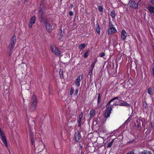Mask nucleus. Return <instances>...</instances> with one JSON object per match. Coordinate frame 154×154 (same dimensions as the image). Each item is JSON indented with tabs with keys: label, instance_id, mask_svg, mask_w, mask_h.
<instances>
[{
	"label": "nucleus",
	"instance_id": "f257e3e1",
	"mask_svg": "<svg viewBox=\"0 0 154 154\" xmlns=\"http://www.w3.org/2000/svg\"><path fill=\"white\" fill-rule=\"evenodd\" d=\"M113 107V104H107L106 106V109L104 114V116L105 118L107 119L109 117Z\"/></svg>",
	"mask_w": 154,
	"mask_h": 154
},
{
	"label": "nucleus",
	"instance_id": "f03ea898",
	"mask_svg": "<svg viewBox=\"0 0 154 154\" xmlns=\"http://www.w3.org/2000/svg\"><path fill=\"white\" fill-rule=\"evenodd\" d=\"M37 101L36 96L33 95L32 97V100L31 105L30 106V109L32 111H34L37 106Z\"/></svg>",
	"mask_w": 154,
	"mask_h": 154
},
{
	"label": "nucleus",
	"instance_id": "7ed1b4c3",
	"mask_svg": "<svg viewBox=\"0 0 154 154\" xmlns=\"http://www.w3.org/2000/svg\"><path fill=\"white\" fill-rule=\"evenodd\" d=\"M50 48L51 50L57 55L60 56L61 55V53L60 51L55 46H51Z\"/></svg>",
	"mask_w": 154,
	"mask_h": 154
},
{
	"label": "nucleus",
	"instance_id": "20e7f679",
	"mask_svg": "<svg viewBox=\"0 0 154 154\" xmlns=\"http://www.w3.org/2000/svg\"><path fill=\"white\" fill-rule=\"evenodd\" d=\"M44 9H40L38 13L39 19L40 22H42L44 20Z\"/></svg>",
	"mask_w": 154,
	"mask_h": 154
},
{
	"label": "nucleus",
	"instance_id": "39448f33",
	"mask_svg": "<svg viewBox=\"0 0 154 154\" xmlns=\"http://www.w3.org/2000/svg\"><path fill=\"white\" fill-rule=\"evenodd\" d=\"M36 19V17L35 16H33L30 18L28 24V26L29 28H32V25L35 22Z\"/></svg>",
	"mask_w": 154,
	"mask_h": 154
},
{
	"label": "nucleus",
	"instance_id": "423d86ee",
	"mask_svg": "<svg viewBox=\"0 0 154 154\" xmlns=\"http://www.w3.org/2000/svg\"><path fill=\"white\" fill-rule=\"evenodd\" d=\"M44 24L46 30L49 32H51L52 30V28L51 24L48 22L45 21Z\"/></svg>",
	"mask_w": 154,
	"mask_h": 154
},
{
	"label": "nucleus",
	"instance_id": "0eeeda50",
	"mask_svg": "<svg viewBox=\"0 0 154 154\" xmlns=\"http://www.w3.org/2000/svg\"><path fill=\"white\" fill-rule=\"evenodd\" d=\"M129 5L130 6L134 9L137 8L138 6V3H135V1H130Z\"/></svg>",
	"mask_w": 154,
	"mask_h": 154
},
{
	"label": "nucleus",
	"instance_id": "6e6552de",
	"mask_svg": "<svg viewBox=\"0 0 154 154\" xmlns=\"http://www.w3.org/2000/svg\"><path fill=\"white\" fill-rule=\"evenodd\" d=\"M83 116V112H81L79 116L78 119V122L79 124L78 126L80 127L81 124L83 122V119H82Z\"/></svg>",
	"mask_w": 154,
	"mask_h": 154
},
{
	"label": "nucleus",
	"instance_id": "1a4fd4ad",
	"mask_svg": "<svg viewBox=\"0 0 154 154\" xmlns=\"http://www.w3.org/2000/svg\"><path fill=\"white\" fill-rule=\"evenodd\" d=\"M82 79V77L80 75H79L76 79L75 81V84L76 86L78 87L80 86L81 80Z\"/></svg>",
	"mask_w": 154,
	"mask_h": 154
},
{
	"label": "nucleus",
	"instance_id": "9d476101",
	"mask_svg": "<svg viewBox=\"0 0 154 154\" xmlns=\"http://www.w3.org/2000/svg\"><path fill=\"white\" fill-rule=\"evenodd\" d=\"M117 30L114 27L111 28H109L108 30L107 33L108 35H111L112 33L116 32Z\"/></svg>",
	"mask_w": 154,
	"mask_h": 154
},
{
	"label": "nucleus",
	"instance_id": "9b49d317",
	"mask_svg": "<svg viewBox=\"0 0 154 154\" xmlns=\"http://www.w3.org/2000/svg\"><path fill=\"white\" fill-rule=\"evenodd\" d=\"M127 36V34L124 30H122L121 32V38L122 39L125 40Z\"/></svg>",
	"mask_w": 154,
	"mask_h": 154
},
{
	"label": "nucleus",
	"instance_id": "f8f14e48",
	"mask_svg": "<svg viewBox=\"0 0 154 154\" xmlns=\"http://www.w3.org/2000/svg\"><path fill=\"white\" fill-rule=\"evenodd\" d=\"M147 8L150 13L154 15V6L149 5Z\"/></svg>",
	"mask_w": 154,
	"mask_h": 154
},
{
	"label": "nucleus",
	"instance_id": "ddd939ff",
	"mask_svg": "<svg viewBox=\"0 0 154 154\" xmlns=\"http://www.w3.org/2000/svg\"><path fill=\"white\" fill-rule=\"evenodd\" d=\"M75 140L76 142L78 141L81 138V135L79 132L76 133L75 135Z\"/></svg>",
	"mask_w": 154,
	"mask_h": 154
},
{
	"label": "nucleus",
	"instance_id": "4468645a",
	"mask_svg": "<svg viewBox=\"0 0 154 154\" xmlns=\"http://www.w3.org/2000/svg\"><path fill=\"white\" fill-rule=\"evenodd\" d=\"M3 143L5 144V146L7 148L8 147V145L7 141L5 136H2L1 137Z\"/></svg>",
	"mask_w": 154,
	"mask_h": 154
},
{
	"label": "nucleus",
	"instance_id": "2eb2a0df",
	"mask_svg": "<svg viewBox=\"0 0 154 154\" xmlns=\"http://www.w3.org/2000/svg\"><path fill=\"white\" fill-rule=\"evenodd\" d=\"M14 45L10 43V44L8 48V49L9 50L10 53H11L12 52V51L14 48Z\"/></svg>",
	"mask_w": 154,
	"mask_h": 154
},
{
	"label": "nucleus",
	"instance_id": "dca6fc26",
	"mask_svg": "<svg viewBox=\"0 0 154 154\" xmlns=\"http://www.w3.org/2000/svg\"><path fill=\"white\" fill-rule=\"evenodd\" d=\"M119 105L121 106H125L127 107H129L130 106V105L129 104L123 101H122V102H119Z\"/></svg>",
	"mask_w": 154,
	"mask_h": 154
},
{
	"label": "nucleus",
	"instance_id": "f3484780",
	"mask_svg": "<svg viewBox=\"0 0 154 154\" xmlns=\"http://www.w3.org/2000/svg\"><path fill=\"white\" fill-rule=\"evenodd\" d=\"M16 42V36L15 35H14L12 38L10 44L15 45Z\"/></svg>",
	"mask_w": 154,
	"mask_h": 154
},
{
	"label": "nucleus",
	"instance_id": "a211bd4d",
	"mask_svg": "<svg viewBox=\"0 0 154 154\" xmlns=\"http://www.w3.org/2000/svg\"><path fill=\"white\" fill-rule=\"evenodd\" d=\"M90 117H93L95 116V111L94 109H91L90 110L89 113Z\"/></svg>",
	"mask_w": 154,
	"mask_h": 154
},
{
	"label": "nucleus",
	"instance_id": "6ab92c4d",
	"mask_svg": "<svg viewBox=\"0 0 154 154\" xmlns=\"http://www.w3.org/2000/svg\"><path fill=\"white\" fill-rule=\"evenodd\" d=\"M97 60H94L93 61V62L91 64V67H90V69L93 70V68L94 67L95 64Z\"/></svg>",
	"mask_w": 154,
	"mask_h": 154
},
{
	"label": "nucleus",
	"instance_id": "aec40b11",
	"mask_svg": "<svg viewBox=\"0 0 154 154\" xmlns=\"http://www.w3.org/2000/svg\"><path fill=\"white\" fill-rule=\"evenodd\" d=\"M86 46V45L85 44H81L79 45V48L81 50L85 48Z\"/></svg>",
	"mask_w": 154,
	"mask_h": 154
},
{
	"label": "nucleus",
	"instance_id": "412c9836",
	"mask_svg": "<svg viewBox=\"0 0 154 154\" xmlns=\"http://www.w3.org/2000/svg\"><path fill=\"white\" fill-rule=\"evenodd\" d=\"M100 28L99 25H98L96 27V31L99 35L100 34Z\"/></svg>",
	"mask_w": 154,
	"mask_h": 154
},
{
	"label": "nucleus",
	"instance_id": "4be33fe9",
	"mask_svg": "<svg viewBox=\"0 0 154 154\" xmlns=\"http://www.w3.org/2000/svg\"><path fill=\"white\" fill-rule=\"evenodd\" d=\"M152 88H151V87H150V88H149L148 89V91H147L148 94L150 95H152Z\"/></svg>",
	"mask_w": 154,
	"mask_h": 154
},
{
	"label": "nucleus",
	"instance_id": "5701e85b",
	"mask_svg": "<svg viewBox=\"0 0 154 154\" xmlns=\"http://www.w3.org/2000/svg\"><path fill=\"white\" fill-rule=\"evenodd\" d=\"M28 123L29 126L33 125L34 124V122L33 120H31V121L30 120L28 121Z\"/></svg>",
	"mask_w": 154,
	"mask_h": 154
},
{
	"label": "nucleus",
	"instance_id": "b1692460",
	"mask_svg": "<svg viewBox=\"0 0 154 154\" xmlns=\"http://www.w3.org/2000/svg\"><path fill=\"white\" fill-rule=\"evenodd\" d=\"M119 98L118 97H116L112 99L108 103H107L109 104H110V103L114 100L117 99Z\"/></svg>",
	"mask_w": 154,
	"mask_h": 154
},
{
	"label": "nucleus",
	"instance_id": "393cba45",
	"mask_svg": "<svg viewBox=\"0 0 154 154\" xmlns=\"http://www.w3.org/2000/svg\"><path fill=\"white\" fill-rule=\"evenodd\" d=\"M110 15L111 17L113 18L115 17L116 15L115 14V11H112L111 12Z\"/></svg>",
	"mask_w": 154,
	"mask_h": 154
},
{
	"label": "nucleus",
	"instance_id": "a878e982",
	"mask_svg": "<svg viewBox=\"0 0 154 154\" xmlns=\"http://www.w3.org/2000/svg\"><path fill=\"white\" fill-rule=\"evenodd\" d=\"M59 74L60 78H63V71L62 70L60 69L59 71Z\"/></svg>",
	"mask_w": 154,
	"mask_h": 154
},
{
	"label": "nucleus",
	"instance_id": "bb28decb",
	"mask_svg": "<svg viewBox=\"0 0 154 154\" xmlns=\"http://www.w3.org/2000/svg\"><path fill=\"white\" fill-rule=\"evenodd\" d=\"M74 91V88L73 87H71L70 91V94L72 95Z\"/></svg>",
	"mask_w": 154,
	"mask_h": 154
},
{
	"label": "nucleus",
	"instance_id": "cd10ccee",
	"mask_svg": "<svg viewBox=\"0 0 154 154\" xmlns=\"http://www.w3.org/2000/svg\"><path fill=\"white\" fill-rule=\"evenodd\" d=\"M98 9L99 11L101 12H102L103 11V8L102 6H99Z\"/></svg>",
	"mask_w": 154,
	"mask_h": 154
},
{
	"label": "nucleus",
	"instance_id": "c85d7f7f",
	"mask_svg": "<svg viewBox=\"0 0 154 154\" xmlns=\"http://www.w3.org/2000/svg\"><path fill=\"white\" fill-rule=\"evenodd\" d=\"M100 94H98V101L97 103H100L101 100H100Z\"/></svg>",
	"mask_w": 154,
	"mask_h": 154
},
{
	"label": "nucleus",
	"instance_id": "c756f323",
	"mask_svg": "<svg viewBox=\"0 0 154 154\" xmlns=\"http://www.w3.org/2000/svg\"><path fill=\"white\" fill-rule=\"evenodd\" d=\"M88 51H86L84 55V57L85 58H87L88 57Z\"/></svg>",
	"mask_w": 154,
	"mask_h": 154
},
{
	"label": "nucleus",
	"instance_id": "7c9ffc66",
	"mask_svg": "<svg viewBox=\"0 0 154 154\" xmlns=\"http://www.w3.org/2000/svg\"><path fill=\"white\" fill-rule=\"evenodd\" d=\"M141 154H151V153L149 151H144L141 153Z\"/></svg>",
	"mask_w": 154,
	"mask_h": 154
},
{
	"label": "nucleus",
	"instance_id": "2f4dec72",
	"mask_svg": "<svg viewBox=\"0 0 154 154\" xmlns=\"http://www.w3.org/2000/svg\"><path fill=\"white\" fill-rule=\"evenodd\" d=\"M0 135H1V137L5 135L4 134L2 131L1 128H0Z\"/></svg>",
	"mask_w": 154,
	"mask_h": 154
},
{
	"label": "nucleus",
	"instance_id": "473e14b6",
	"mask_svg": "<svg viewBox=\"0 0 154 154\" xmlns=\"http://www.w3.org/2000/svg\"><path fill=\"white\" fill-rule=\"evenodd\" d=\"M113 141L112 140V141H111V142L108 143V147H111L112 146V144L113 143Z\"/></svg>",
	"mask_w": 154,
	"mask_h": 154
},
{
	"label": "nucleus",
	"instance_id": "72a5a7b5",
	"mask_svg": "<svg viewBox=\"0 0 154 154\" xmlns=\"http://www.w3.org/2000/svg\"><path fill=\"white\" fill-rule=\"evenodd\" d=\"M78 93V89H76L75 91V92L74 94V95L75 96H77Z\"/></svg>",
	"mask_w": 154,
	"mask_h": 154
},
{
	"label": "nucleus",
	"instance_id": "f704fd0d",
	"mask_svg": "<svg viewBox=\"0 0 154 154\" xmlns=\"http://www.w3.org/2000/svg\"><path fill=\"white\" fill-rule=\"evenodd\" d=\"M109 28H113V27H114L113 24H112V23H111L110 22H109Z\"/></svg>",
	"mask_w": 154,
	"mask_h": 154
},
{
	"label": "nucleus",
	"instance_id": "c9c22d12",
	"mask_svg": "<svg viewBox=\"0 0 154 154\" xmlns=\"http://www.w3.org/2000/svg\"><path fill=\"white\" fill-rule=\"evenodd\" d=\"M93 70L92 69H90L89 72L88 73V75H89L90 76H91L92 74Z\"/></svg>",
	"mask_w": 154,
	"mask_h": 154
},
{
	"label": "nucleus",
	"instance_id": "e433bc0d",
	"mask_svg": "<svg viewBox=\"0 0 154 154\" xmlns=\"http://www.w3.org/2000/svg\"><path fill=\"white\" fill-rule=\"evenodd\" d=\"M106 120H107V119H106V118H105V119H103L102 121V123H103V124H104V123L106 122Z\"/></svg>",
	"mask_w": 154,
	"mask_h": 154
},
{
	"label": "nucleus",
	"instance_id": "4c0bfd02",
	"mask_svg": "<svg viewBox=\"0 0 154 154\" xmlns=\"http://www.w3.org/2000/svg\"><path fill=\"white\" fill-rule=\"evenodd\" d=\"M105 55V54L103 53H101L100 55V56L101 57H103Z\"/></svg>",
	"mask_w": 154,
	"mask_h": 154
},
{
	"label": "nucleus",
	"instance_id": "58836bf2",
	"mask_svg": "<svg viewBox=\"0 0 154 154\" xmlns=\"http://www.w3.org/2000/svg\"><path fill=\"white\" fill-rule=\"evenodd\" d=\"M126 154H134V153L133 151H130L128 152Z\"/></svg>",
	"mask_w": 154,
	"mask_h": 154
},
{
	"label": "nucleus",
	"instance_id": "ea45409f",
	"mask_svg": "<svg viewBox=\"0 0 154 154\" xmlns=\"http://www.w3.org/2000/svg\"><path fill=\"white\" fill-rule=\"evenodd\" d=\"M111 104H113L114 105H119L118 103L117 102H115L114 103H112Z\"/></svg>",
	"mask_w": 154,
	"mask_h": 154
},
{
	"label": "nucleus",
	"instance_id": "a19ab883",
	"mask_svg": "<svg viewBox=\"0 0 154 154\" xmlns=\"http://www.w3.org/2000/svg\"><path fill=\"white\" fill-rule=\"evenodd\" d=\"M69 14L70 16H72L73 14V13L72 11H70Z\"/></svg>",
	"mask_w": 154,
	"mask_h": 154
},
{
	"label": "nucleus",
	"instance_id": "79ce46f5",
	"mask_svg": "<svg viewBox=\"0 0 154 154\" xmlns=\"http://www.w3.org/2000/svg\"><path fill=\"white\" fill-rule=\"evenodd\" d=\"M150 2L152 5H154V0H151Z\"/></svg>",
	"mask_w": 154,
	"mask_h": 154
},
{
	"label": "nucleus",
	"instance_id": "37998d69",
	"mask_svg": "<svg viewBox=\"0 0 154 154\" xmlns=\"http://www.w3.org/2000/svg\"><path fill=\"white\" fill-rule=\"evenodd\" d=\"M62 36H62V35H61V34H60V38H59L60 39H62Z\"/></svg>",
	"mask_w": 154,
	"mask_h": 154
},
{
	"label": "nucleus",
	"instance_id": "c03bdc74",
	"mask_svg": "<svg viewBox=\"0 0 154 154\" xmlns=\"http://www.w3.org/2000/svg\"><path fill=\"white\" fill-rule=\"evenodd\" d=\"M23 108H24V109H25L26 110V106H25V105H24Z\"/></svg>",
	"mask_w": 154,
	"mask_h": 154
},
{
	"label": "nucleus",
	"instance_id": "a18cd8bd",
	"mask_svg": "<svg viewBox=\"0 0 154 154\" xmlns=\"http://www.w3.org/2000/svg\"><path fill=\"white\" fill-rule=\"evenodd\" d=\"M152 71L153 74V75H154V68L152 69Z\"/></svg>",
	"mask_w": 154,
	"mask_h": 154
},
{
	"label": "nucleus",
	"instance_id": "49530a36",
	"mask_svg": "<svg viewBox=\"0 0 154 154\" xmlns=\"http://www.w3.org/2000/svg\"><path fill=\"white\" fill-rule=\"evenodd\" d=\"M70 6H71V8H72L73 7V5L72 4H71L70 5Z\"/></svg>",
	"mask_w": 154,
	"mask_h": 154
},
{
	"label": "nucleus",
	"instance_id": "de8ad7c7",
	"mask_svg": "<svg viewBox=\"0 0 154 154\" xmlns=\"http://www.w3.org/2000/svg\"><path fill=\"white\" fill-rule=\"evenodd\" d=\"M84 153V152H81V154H83Z\"/></svg>",
	"mask_w": 154,
	"mask_h": 154
},
{
	"label": "nucleus",
	"instance_id": "09e8293b",
	"mask_svg": "<svg viewBox=\"0 0 154 154\" xmlns=\"http://www.w3.org/2000/svg\"><path fill=\"white\" fill-rule=\"evenodd\" d=\"M112 75H113V76H115L116 75V74H114V75H113V74H112Z\"/></svg>",
	"mask_w": 154,
	"mask_h": 154
},
{
	"label": "nucleus",
	"instance_id": "8fccbe9b",
	"mask_svg": "<svg viewBox=\"0 0 154 154\" xmlns=\"http://www.w3.org/2000/svg\"><path fill=\"white\" fill-rule=\"evenodd\" d=\"M31 142H32V143H33V140H31Z\"/></svg>",
	"mask_w": 154,
	"mask_h": 154
},
{
	"label": "nucleus",
	"instance_id": "3c124183",
	"mask_svg": "<svg viewBox=\"0 0 154 154\" xmlns=\"http://www.w3.org/2000/svg\"><path fill=\"white\" fill-rule=\"evenodd\" d=\"M42 7V5H41V7H40V8H41V7Z\"/></svg>",
	"mask_w": 154,
	"mask_h": 154
}]
</instances>
